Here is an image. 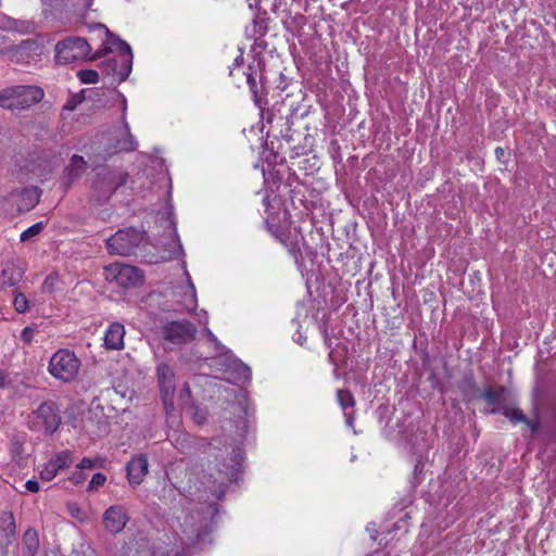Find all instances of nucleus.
Returning <instances> with one entry per match:
<instances>
[{"instance_id":"f257e3e1","label":"nucleus","mask_w":556,"mask_h":556,"mask_svg":"<svg viewBox=\"0 0 556 556\" xmlns=\"http://www.w3.org/2000/svg\"><path fill=\"white\" fill-rule=\"evenodd\" d=\"M60 153L52 148H38L29 152L11 169V177L21 184H27L34 178L47 177L59 165Z\"/></svg>"},{"instance_id":"f03ea898","label":"nucleus","mask_w":556,"mask_h":556,"mask_svg":"<svg viewBox=\"0 0 556 556\" xmlns=\"http://www.w3.org/2000/svg\"><path fill=\"white\" fill-rule=\"evenodd\" d=\"M229 448L231 450L230 457L228 459H223V462H219L215 465L216 473H210L214 484V489H212L211 493L219 501L223 500L227 486L231 482H236L241 472V448L238 446L225 445L226 454L229 453Z\"/></svg>"},{"instance_id":"7ed1b4c3","label":"nucleus","mask_w":556,"mask_h":556,"mask_svg":"<svg viewBox=\"0 0 556 556\" xmlns=\"http://www.w3.org/2000/svg\"><path fill=\"white\" fill-rule=\"evenodd\" d=\"M127 179L128 173L119 168H99L91 184L90 200L100 204L106 202Z\"/></svg>"},{"instance_id":"20e7f679","label":"nucleus","mask_w":556,"mask_h":556,"mask_svg":"<svg viewBox=\"0 0 556 556\" xmlns=\"http://www.w3.org/2000/svg\"><path fill=\"white\" fill-rule=\"evenodd\" d=\"M43 96V90L37 86H11L0 90V106L9 110H25L39 103Z\"/></svg>"},{"instance_id":"39448f33","label":"nucleus","mask_w":556,"mask_h":556,"mask_svg":"<svg viewBox=\"0 0 556 556\" xmlns=\"http://www.w3.org/2000/svg\"><path fill=\"white\" fill-rule=\"evenodd\" d=\"M80 366L81 362L73 351L60 349L51 356L48 370L53 378L70 383L76 379Z\"/></svg>"},{"instance_id":"423d86ee","label":"nucleus","mask_w":556,"mask_h":556,"mask_svg":"<svg viewBox=\"0 0 556 556\" xmlns=\"http://www.w3.org/2000/svg\"><path fill=\"white\" fill-rule=\"evenodd\" d=\"M146 239V231L128 227L117 230L106 240V249L110 254L130 256Z\"/></svg>"},{"instance_id":"0eeeda50","label":"nucleus","mask_w":556,"mask_h":556,"mask_svg":"<svg viewBox=\"0 0 556 556\" xmlns=\"http://www.w3.org/2000/svg\"><path fill=\"white\" fill-rule=\"evenodd\" d=\"M105 280L115 282L124 289L139 288L144 282V273L140 268L121 263L104 267Z\"/></svg>"},{"instance_id":"6e6552de","label":"nucleus","mask_w":556,"mask_h":556,"mask_svg":"<svg viewBox=\"0 0 556 556\" xmlns=\"http://www.w3.org/2000/svg\"><path fill=\"white\" fill-rule=\"evenodd\" d=\"M90 52V45L81 37H67L55 45V59L61 64L84 60Z\"/></svg>"},{"instance_id":"1a4fd4ad","label":"nucleus","mask_w":556,"mask_h":556,"mask_svg":"<svg viewBox=\"0 0 556 556\" xmlns=\"http://www.w3.org/2000/svg\"><path fill=\"white\" fill-rule=\"evenodd\" d=\"M197 327L188 319H177L165 323L161 327V337L176 345L188 344L195 338Z\"/></svg>"},{"instance_id":"9d476101","label":"nucleus","mask_w":556,"mask_h":556,"mask_svg":"<svg viewBox=\"0 0 556 556\" xmlns=\"http://www.w3.org/2000/svg\"><path fill=\"white\" fill-rule=\"evenodd\" d=\"M90 29L98 30L108 38L109 43L111 46H115L119 53L126 56V59L121 63L119 71V81H125L131 73L132 66V51L130 46L117 35L113 34L105 25L101 23L91 25Z\"/></svg>"},{"instance_id":"9b49d317","label":"nucleus","mask_w":556,"mask_h":556,"mask_svg":"<svg viewBox=\"0 0 556 556\" xmlns=\"http://www.w3.org/2000/svg\"><path fill=\"white\" fill-rule=\"evenodd\" d=\"M36 418L41 421L47 434L52 435L61 425V415L58 404L53 401L42 402L35 412Z\"/></svg>"},{"instance_id":"f8f14e48","label":"nucleus","mask_w":556,"mask_h":556,"mask_svg":"<svg viewBox=\"0 0 556 556\" xmlns=\"http://www.w3.org/2000/svg\"><path fill=\"white\" fill-rule=\"evenodd\" d=\"M87 168L88 164L85 159L81 155L74 154L60 177V184L63 190H70L71 187L86 173Z\"/></svg>"},{"instance_id":"ddd939ff","label":"nucleus","mask_w":556,"mask_h":556,"mask_svg":"<svg viewBox=\"0 0 556 556\" xmlns=\"http://www.w3.org/2000/svg\"><path fill=\"white\" fill-rule=\"evenodd\" d=\"M128 520L127 511L121 505L110 506L103 514V526L113 534L123 531Z\"/></svg>"},{"instance_id":"4468645a","label":"nucleus","mask_w":556,"mask_h":556,"mask_svg":"<svg viewBox=\"0 0 556 556\" xmlns=\"http://www.w3.org/2000/svg\"><path fill=\"white\" fill-rule=\"evenodd\" d=\"M148 458L140 454L134 456L126 465L127 479L130 485L137 486L141 484L148 473Z\"/></svg>"},{"instance_id":"2eb2a0df","label":"nucleus","mask_w":556,"mask_h":556,"mask_svg":"<svg viewBox=\"0 0 556 556\" xmlns=\"http://www.w3.org/2000/svg\"><path fill=\"white\" fill-rule=\"evenodd\" d=\"M157 380L162 400L167 406V399L174 394V371L167 364H160L156 368Z\"/></svg>"},{"instance_id":"dca6fc26","label":"nucleus","mask_w":556,"mask_h":556,"mask_svg":"<svg viewBox=\"0 0 556 556\" xmlns=\"http://www.w3.org/2000/svg\"><path fill=\"white\" fill-rule=\"evenodd\" d=\"M511 392L505 386H497L496 388L489 387L481 393V399L493 407H502L507 405L510 400Z\"/></svg>"},{"instance_id":"f3484780","label":"nucleus","mask_w":556,"mask_h":556,"mask_svg":"<svg viewBox=\"0 0 556 556\" xmlns=\"http://www.w3.org/2000/svg\"><path fill=\"white\" fill-rule=\"evenodd\" d=\"M219 364L225 365L228 368H233L239 378L243 381H249L251 379V368L241 361L232 359L227 354L217 355L211 358V366Z\"/></svg>"},{"instance_id":"a211bd4d","label":"nucleus","mask_w":556,"mask_h":556,"mask_svg":"<svg viewBox=\"0 0 556 556\" xmlns=\"http://www.w3.org/2000/svg\"><path fill=\"white\" fill-rule=\"evenodd\" d=\"M457 388L463 395L464 402H471L481 399L482 391L478 388L473 372L470 370L465 374L457 382Z\"/></svg>"},{"instance_id":"6ab92c4d","label":"nucleus","mask_w":556,"mask_h":556,"mask_svg":"<svg viewBox=\"0 0 556 556\" xmlns=\"http://www.w3.org/2000/svg\"><path fill=\"white\" fill-rule=\"evenodd\" d=\"M16 534V525L11 511H0V544L9 545Z\"/></svg>"},{"instance_id":"aec40b11","label":"nucleus","mask_w":556,"mask_h":556,"mask_svg":"<svg viewBox=\"0 0 556 556\" xmlns=\"http://www.w3.org/2000/svg\"><path fill=\"white\" fill-rule=\"evenodd\" d=\"M125 328L119 323H113L104 334V346L108 350H121L124 348Z\"/></svg>"},{"instance_id":"412c9836","label":"nucleus","mask_w":556,"mask_h":556,"mask_svg":"<svg viewBox=\"0 0 556 556\" xmlns=\"http://www.w3.org/2000/svg\"><path fill=\"white\" fill-rule=\"evenodd\" d=\"M39 549L38 532L34 528H28L22 536V555L36 556Z\"/></svg>"},{"instance_id":"4be33fe9","label":"nucleus","mask_w":556,"mask_h":556,"mask_svg":"<svg viewBox=\"0 0 556 556\" xmlns=\"http://www.w3.org/2000/svg\"><path fill=\"white\" fill-rule=\"evenodd\" d=\"M24 275V269L14 263H7L1 271L0 280L3 286L13 287L18 283Z\"/></svg>"},{"instance_id":"5701e85b","label":"nucleus","mask_w":556,"mask_h":556,"mask_svg":"<svg viewBox=\"0 0 556 556\" xmlns=\"http://www.w3.org/2000/svg\"><path fill=\"white\" fill-rule=\"evenodd\" d=\"M490 414H503L511 422H523L528 421V417L519 408H511L508 405H502V407H492L489 410Z\"/></svg>"},{"instance_id":"b1692460","label":"nucleus","mask_w":556,"mask_h":556,"mask_svg":"<svg viewBox=\"0 0 556 556\" xmlns=\"http://www.w3.org/2000/svg\"><path fill=\"white\" fill-rule=\"evenodd\" d=\"M137 142L134 138V136L129 131V127L127 124H125V130L122 134L121 138L116 140V147L115 152L125 151L130 152L136 150Z\"/></svg>"},{"instance_id":"393cba45","label":"nucleus","mask_w":556,"mask_h":556,"mask_svg":"<svg viewBox=\"0 0 556 556\" xmlns=\"http://www.w3.org/2000/svg\"><path fill=\"white\" fill-rule=\"evenodd\" d=\"M50 463L52 465H54V467L56 468V470H61V469H65V468H68L71 466V464L73 463V458H72V452L70 451H63L61 453H58L51 460Z\"/></svg>"},{"instance_id":"a878e982","label":"nucleus","mask_w":556,"mask_h":556,"mask_svg":"<svg viewBox=\"0 0 556 556\" xmlns=\"http://www.w3.org/2000/svg\"><path fill=\"white\" fill-rule=\"evenodd\" d=\"M60 276L58 273L49 274L43 283H42V292L43 293H54L60 289Z\"/></svg>"},{"instance_id":"bb28decb","label":"nucleus","mask_w":556,"mask_h":556,"mask_svg":"<svg viewBox=\"0 0 556 556\" xmlns=\"http://www.w3.org/2000/svg\"><path fill=\"white\" fill-rule=\"evenodd\" d=\"M39 48L37 40L35 39H26L23 40L18 46L14 47V51L20 53L21 55H29L30 53H36Z\"/></svg>"},{"instance_id":"cd10ccee","label":"nucleus","mask_w":556,"mask_h":556,"mask_svg":"<svg viewBox=\"0 0 556 556\" xmlns=\"http://www.w3.org/2000/svg\"><path fill=\"white\" fill-rule=\"evenodd\" d=\"M337 397L343 410L352 408L355 405L354 396L349 390H338Z\"/></svg>"},{"instance_id":"c85d7f7f","label":"nucleus","mask_w":556,"mask_h":556,"mask_svg":"<svg viewBox=\"0 0 556 556\" xmlns=\"http://www.w3.org/2000/svg\"><path fill=\"white\" fill-rule=\"evenodd\" d=\"M43 228H45L43 222H38V223L31 225L30 227H28L26 230H24L21 233V237H20L21 242H26V241L33 239L34 237L38 236L43 230Z\"/></svg>"},{"instance_id":"c756f323","label":"nucleus","mask_w":556,"mask_h":556,"mask_svg":"<svg viewBox=\"0 0 556 556\" xmlns=\"http://www.w3.org/2000/svg\"><path fill=\"white\" fill-rule=\"evenodd\" d=\"M77 77L83 84H97L99 81V74L94 70H80L77 72Z\"/></svg>"},{"instance_id":"7c9ffc66","label":"nucleus","mask_w":556,"mask_h":556,"mask_svg":"<svg viewBox=\"0 0 556 556\" xmlns=\"http://www.w3.org/2000/svg\"><path fill=\"white\" fill-rule=\"evenodd\" d=\"M102 71L108 75H117L119 77L121 65L116 59H109L101 64ZM122 81L118 80V84Z\"/></svg>"},{"instance_id":"2f4dec72","label":"nucleus","mask_w":556,"mask_h":556,"mask_svg":"<svg viewBox=\"0 0 556 556\" xmlns=\"http://www.w3.org/2000/svg\"><path fill=\"white\" fill-rule=\"evenodd\" d=\"M85 100V90L74 93L64 104L63 110L74 111Z\"/></svg>"},{"instance_id":"473e14b6","label":"nucleus","mask_w":556,"mask_h":556,"mask_svg":"<svg viewBox=\"0 0 556 556\" xmlns=\"http://www.w3.org/2000/svg\"><path fill=\"white\" fill-rule=\"evenodd\" d=\"M13 304H14V308L16 309L17 313L22 314V313L27 312V309H28V300H27L26 295L22 292L15 291Z\"/></svg>"},{"instance_id":"72a5a7b5","label":"nucleus","mask_w":556,"mask_h":556,"mask_svg":"<svg viewBox=\"0 0 556 556\" xmlns=\"http://www.w3.org/2000/svg\"><path fill=\"white\" fill-rule=\"evenodd\" d=\"M14 192H18L23 195H27L28 197V200H29V206L34 207L37 202H38V195H36V192H37V189H29L27 187L25 188H22L21 190L20 189H16L13 191Z\"/></svg>"},{"instance_id":"f704fd0d","label":"nucleus","mask_w":556,"mask_h":556,"mask_svg":"<svg viewBox=\"0 0 556 556\" xmlns=\"http://www.w3.org/2000/svg\"><path fill=\"white\" fill-rule=\"evenodd\" d=\"M106 481L105 475L101 472H97L92 476L89 484H88V491L97 490L99 486H102Z\"/></svg>"},{"instance_id":"c9c22d12","label":"nucleus","mask_w":556,"mask_h":556,"mask_svg":"<svg viewBox=\"0 0 556 556\" xmlns=\"http://www.w3.org/2000/svg\"><path fill=\"white\" fill-rule=\"evenodd\" d=\"M58 473L56 468L50 462L46 465V467L40 471V478L46 481L52 480Z\"/></svg>"},{"instance_id":"e433bc0d","label":"nucleus","mask_w":556,"mask_h":556,"mask_svg":"<svg viewBox=\"0 0 556 556\" xmlns=\"http://www.w3.org/2000/svg\"><path fill=\"white\" fill-rule=\"evenodd\" d=\"M247 83H248V85L250 87L251 92L254 96L255 102L257 104H260L258 91H257V83H256V79L253 76V74H251V73L247 74Z\"/></svg>"},{"instance_id":"4c0bfd02","label":"nucleus","mask_w":556,"mask_h":556,"mask_svg":"<svg viewBox=\"0 0 556 556\" xmlns=\"http://www.w3.org/2000/svg\"><path fill=\"white\" fill-rule=\"evenodd\" d=\"M206 418H207V414H206V410L200 408V407H194L193 408V412H192V419L194 420V422L197 425H203L205 424L206 421Z\"/></svg>"},{"instance_id":"58836bf2","label":"nucleus","mask_w":556,"mask_h":556,"mask_svg":"<svg viewBox=\"0 0 556 556\" xmlns=\"http://www.w3.org/2000/svg\"><path fill=\"white\" fill-rule=\"evenodd\" d=\"M4 388L14 389L15 388L14 380L10 377L9 374H7L4 371H0V389H4Z\"/></svg>"},{"instance_id":"ea45409f","label":"nucleus","mask_w":556,"mask_h":556,"mask_svg":"<svg viewBox=\"0 0 556 556\" xmlns=\"http://www.w3.org/2000/svg\"><path fill=\"white\" fill-rule=\"evenodd\" d=\"M215 443H220V440L219 439H213V441H206L205 439H203L200 442L199 448L202 452H208V451H211V448L216 450L217 446L215 445Z\"/></svg>"},{"instance_id":"a19ab883","label":"nucleus","mask_w":556,"mask_h":556,"mask_svg":"<svg viewBox=\"0 0 556 556\" xmlns=\"http://www.w3.org/2000/svg\"><path fill=\"white\" fill-rule=\"evenodd\" d=\"M34 332H35V329L33 327H29V326L25 327L21 333L22 341L25 343H30L34 339Z\"/></svg>"},{"instance_id":"79ce46f5","label":"nucleus","mask_w":556,"mask_h":556,"mask_svg":"<svg viewBox=\"0 0 556 556\" xmlns=\"http://www.w3.org/2000/svg\"><path fill=\"white\" fill-rule=\"evenodd\" d=\"M86 478L87 477L84 473V471L79 469L72 473V476L70 477V481L77 485L83 483L86 480Z\"/></svg>"},{"instance_id":"37998d69","label":"nucleus","mask_w":556,"mask_h":556,"mask_svg":"<svg viewBox=\"0 0 556 556\" xmlns=\"http://www.w3.org/2000/svg\"><path fill=\"white\" fill-rule=\"evenodd\" d=\"M96 467V460L91 459V458H88V457H84L80 463L77 465V468L80 469V470H84V469H92Z\"/></svg>"},{"instance_id":"c03bdc74","label":"nucleus","mask_w":556,"mask_h":556,"mask_svg":"<svg viewBox=\"0 0 556 556\" xmlns=\"http://www.w3.org/2000/svg\"><path fill=\"white\" fill-rule=\"evenodd\" d=\"M112 51V47L111 45L108 42V43H104L97 52L96 54L92 56V59H99V58H102L104 56L105 54L110 53Z\"/></svg>"},{"instance_id":"a18cd8bd","label":"nucleus","mask_w":556,"mask_h":556,"mask_svg":"<svg viewBox=\"0 0 556 556\" xmlns=\"http://www.w3.org/2000/svg\"><path fill=\"white\" fill-rule=\"evenodd\" d=\"M112 51V47L111 45L108 42V43H104L97 52L96 54L92 56V59H99V58H102L104 56L105 54L110 53Z\"/></svg>"},{"instance_id":"49530a36","label":"nucleus","mask_w":556,"mask_h":556,"mask_svg":"<svg viewBox=\"0 0 556 556\" xmlns=\"http://www.w3.org/2000/svg\"><path fill=\"white\" fill-rule=\"evenodd\" d=\"M27 491L31 492V493H36L39 491L40 489V485H39V482L37 480H28L25 484Z\"/></svg>"},{"instance_id":"de8ad7c7","label":"nucleus","mask_w":556,"mask_h":556,"mask_svg":"<svg viewBox=\"0 0 556 556\" xmlns=\"http://www.w3.org/2000/svg\"><path fill=\"white\" fill-rule=\"evenodd\" d=\"M8 23H9V26H8L9 29L16 30V31H23L24 23L15 21V20H9Z\"/></svg>"},{"instance_id":"09e8293b","label":"nucleus","mask_w":556,"mask_h":556,"mask_svg":"<svg viewBox=\"0 0 556 556\" xmlns=\"http://www.w3.org/2000/svg\"><path fill=\"white\" fill-rule=\"evenodd\" d=\"M523 424H526L533 433L538 432L540 429V422L538 419L528 418V421H523Z\"/></svg>"},{"instance_id":"8fccbe9b","label":"nucleus","mask_w":556,"mask_h":556,"mask_svg":"<svg viewBox=\"0 0 556 556\" xmlns=\"http://www.w3.org/2000/svg\"><path fill=\"white\" fill-rule=\"evenodd\" d=\"M210 339L214 342L216 350L220 351L219 355H223L224 346L217 341V339L215 338V336L213 333H210Z\"/></svg>"},{"instance_id":"3c124183","label":"nucleus","mask_w":556,"mask_h":556,"mask_svg":"<svg viewBox=\"0 0 556 556\" xmlns=\"http://www.w3.org/2000/svg\"><path fill=\"white\" fill-rule=\"evenodd\" d=\"M345 421L349 427H353L354 424V412L345 413Z\"/></svg>"},{"instance_id":"603ef678","label":"nucleus","mask_w":556,"mask_h":556,"mask_svg":"<svg viewBox=\"0 0 556 556\" xmlns=\"http://www.w3.org/2000/svg\"><path fill=\"white\" fill-rule=\"evenodd\" d=\"M505 154H506V152H505V150H504L503 148L497 147V148L495 149V155H496V159H497V160L502 161V160H503V157L505 156Z\"/></svg>"},{"instance_id":"864d4df0","label":"nucleus","mask_w":556,"mask_h":556,"mask_svg":"<svg viewBox=\"0 0 556 556\" xmlns=\"http://www.w3.org/2000/svg\"><path fill=\"white\" fill-rule=\"evenodd\" d=\"M422 468H424V464L419 460V462L415 465V468H414L415 473H417V472H421V471H422Z\"/></svg>"},{"instance_id":"5fc2aeb1","label":"nucleus","mask_w":556,"mask_h":556,"mask_svg":"<svg viewBox=\"0 0 556 556\" xmlns=\"http://www.w3.org/2000/svg\"><path fill=\"white\" fill-rule=\"evenodd\" d=\"M74 556H97L96 553L91 552L90 554H85L83 552H78V551H74L73 553Z\"/></svg>"},{"instance_id":"6e6d98bb","label":"nucleus","mask_w":556,"mask_h":556,"mask_svg":"<svg viewBox=\"0 0 556 556\" xmlns=\"http://www.w3.org/2000/svg\"><path fill=\"white\" fill-rule=\"evenodd\" d=\"M13 445H14V450H13V452H15V453H20V448H21V444H20V442H18V441H14V442H13Z\"/></svg>"},{"instance_id":"4d7b16f0","label":"nucleus","mask_w":556,"mask_h":556,"mask_svg":"<svg viewBox=\"0 0 556 556\" xmlns=\"http://www.w3.org/2000/svg\"><path fill=\"white\" fill-rule=\"evenodd\" d=\"M240 422L243 425V433L241 434V437H243V434L245 433V428H247V421L243 420V419H240Z\"/></svg>"},{"instance_id":"13d9d810","label":"nucleus","mask_w":556,"mask_h":556,"mask_svg":"<svg viewBox=\"0 0 556 556\" xmlns=\"http://www.w3.org/2000/svg\"><path fill=\"white\" fill-rule=\"evenodd\" d=\"M240 60H242V58H241V56H240V58H237V59H236V63H237V64H239V63H240Z\"/></svg>"}]
</instances>
